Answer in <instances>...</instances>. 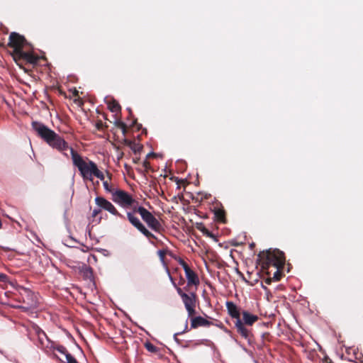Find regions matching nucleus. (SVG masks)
<instances>
[{
  "mask_svg": "<svg viewBox=\"0 0 363 363\" xmlns=\"http://www.w3.org/2000/svg\"><path fill=\"white\" fill-rule=\"evenodd\" d=\"M198 229L206 236L213 238H215L214 235L209 231L205 226L202 225L201 227H198Z\"/></svg>",
  "mask_w": 363,
  "mask_h": 363,
  "instance_id": "nucleus-21",
  "label": "nucleus"
},
{
  "mask_svg": "<svg viewBox=\"0 0 363 363\" xmlns=\"http://www.w3.org/2000/svg\"><path fill=\"white\" fill-rule=\"evenodd\" d=\"M114 125L116 127L118 128H123L125 127V123L121 121L120 119H116L114 122Z\"/></svg>",
  "mask_w": 363,
  "mask_h": 363,
  "instance_id": "nucleus-27",
  "label": "nucleus"
},
{
  "mask_svg": "<svg viewBox=\"0 0 363 363\" xmlns=\"http://www.w3.org/2000/svg\"><path fill=\"white\" fill-rule=\"evenodd\" d=\"M166 254H167V252L165 250H159L158 251V255H159L160 257L162 259H164V257H165Z\"/></svg>",
  "mask_w": 363,
  "mask_h": 363,
  "instance_id": "nucleus-32",
  "label": "nucleus"
},
{
  "mask_svg": "<svg viewBox=\"0 0 363 363\" xmlns=\"http://www.w3.org/2000/svg\"><path fill=\"white\" fill-rule=\"evenodd\" d=\"M31 125L37 135L49 146L67 155L64 152L67 150H70L71 147L62 137L43 123L33 121Z\"/></svg>",
  "mask_w": 363,
  "mask_h": 363,
  "instance_id": "nucleus-2",
  "label": "nucleus"
},
{
  "mask_svg": "<svg viewBox=\"0 0 363 363\" xmlns=\"http://www.w3.org/2000/svg\"><path fill=\"white\" fill-rule=\"evenodd\" d=\"M357 363H363V355L357 359Z\"/></svg>",
  "mask_w": 363,
  "mask_h": 363,
  "instance_id": "nucleus-39",
  "label": "nucleus"
},
{
  "mask_svg": "<svg viewBox=\"0 0 363 363\" xmlns=\"http://www.w3.org/2000/svg\"><path fill=\"white\" fill-rule=\"evenodd\" d=\"M213 325L220 328H221L223 325L221 323L220 324H213L212 322L205 319L201 316H196L191 318V328L194 329L199 327H209Z\"/></svg>",
  "mask_w": 363,
  "mask_h": 363,
  "instance_id": "nucleus-12",
  "label": "nucleus"
},
{
  "mask_svg": "<svg viewBox=\"0 0 363 363\" xmlns=\"http://www.w3.org/2000/svg\"><path fill=\"white\" fill-rule=\"evenodd\" d=\"M121 130H122V133L124 136H125L127 132H128V128H127V125L126 124L125 125V127L123 128H120Z\"/></svg>",
  "mask_w": 363,
  "mask_h": 363,
  "instance_id": "nucleus-35",
  "label": "nucleus"
},
{
  "mask_svg": "<svg viewBox=\"0 0 363 363\" xmlns=\"http://www.w3.org/2000/svg\"><path fill=\"white\" fill-rule=\"evenodd\" d=\"M131 126H135L137 128V130H139L142 126L141 124H138L137 123V119H134L132 124H131Z\"/></svg>",
  "mask_w": 363,
  "mask_h": 363,
  "instance_id": "nucleus-31",
  "label": "nucleus"
},
{
  "mask_svg": "<svg viewBox=\"0 0 363 363\" xmlns=\"http://www.w3.org/2000/svg\"><path fill=\"white\" fill-rule=\"evenodd\" d=\"M226 308L229 315L233 318H235V327L237 333L243 338L247 340L248 342H250L252 337L251 329H249L244 325V323L240 319V313L238 306L232 301H227Z\"/></svg>",
  "mask_w": 363,
  "mask_h": 363,
  "instance_id": "nucleus-5",
  "label": "nucleus"
},
{
  "mask_svg": "<svg viewBox=\"0 0 363 363\" xmlns=\"http://www.w3.org/2000/svg\"><path fill=\"white\" fill-rule=\"evenodd\" d=\"M108 109L111 112H113V113L119 112L121 110V107L120 104L115 99H112L108 102Z\"/></svg>",
  "mask_w": 363,
  "mask_h": 363,
  "instance_id": "nucleus-16",
  "label": "nucleus"
},
{
  "mask_svg": "<svg viewBox=\"0 0 363 363\" xmlns=\"http://www.w3.org/2000/svg\"><path fill=\"white\" fill-rule=\"evenodd\" d=\"M130 148L133 151L134 153H138L142 150L143 147L140 144L133 141L130 146Z\"/></svg>",
  "mask_w": 363,
  "mask_h": 363,
  "instance_id": "nucleus-22",
  "label": "nucleus"
},
{
  "mask_svg": "<svg viewBox=\"0 0 363 363\" xmlns=\"http://www.w3.org/2000/svg\"><path fill=\"white\" fill-rule=\"evenodd\" d=\"M38 342H39L40 347H45L44 340H46L45 338V336L44 335L38 336Z\"/></svg>",
  "mask_w": 363,
  "mask_h": 363,
  "instance_id": "nucleus-30",
  "label": "nucleus"
},
{
  "mask_svg": "<svg viewBox=\"0 0 363 363\" xmlns=\"http://www.w3.org/2000/svg\"><path fill=\"white\" fill-rule=\"evenodd\" d=\"M0 46H1V47H6V45H5L4 43H1V44H0Z\"/></svg>",
  "mask_w": 363,
  "mask_h": 363,
  "instance_id": "nucleus-42",
  "label": "nucleus"
},
{
  "mask_svg": "<svg viewBox=\"0 0 363 363\" xmlns=\"http://www.w3.org/2000/svg\"><path fill=\"white\" fill-rule=\"evenodd\" d=\"M77 94H78V91L75 90L74 95H77Z\"/></svg>",
  "mask_w": 363,
  "mask_h": 363,
  "instance_id": "nucleus-44",
  "label": "nucleus"
},
{
  "mask_svg": "<svg viewBox=\"0 0 363 363\" xmlns=\"http://www.w3.org/2000/svg\"><path fill=\"white\" fill-rule=\"evenodd\" d=\"M187 328H188V325H187V323L186 324V326H185V330L184 331H186L187 330Z\"/></svg>",
  "mask_w": 363,
  "mask_h": 363,
  "instance_id": "nucleus-43",
  "label": "nucleus"
},
{
  "mask_svg": "<svg viewBox=\"0 0 363 363\" xmlns=\"http://www.w3.org/2000/svg\"><path fill=\"white\" fill-rule=\"evenodd\" d=\"M9 281V277L4 273H0V282L7 283Z\"/></svg>",
  "mask_w": 363,
  "mask_h": 363,
  "instance_id": "nucleus-28",
  "label": "nucleus"
},
{
  "mask_svg": "<svg viewBox=\"0 0 363 363\" xmlns=\"http://www.w3.org/2000/svg\"><path fill=\"white\" fill-rule=\"evenodd\" d=\"M101 212V208L99 207L98 208H94L92 211L91 216L93 218H96Z\"/></svg>",
  "mask_w": 363,
  "mask_h": 363,
  "instance_id": "nucleus-29",
  "label": "nucleus"
},
{
  "mask_svg": "<svg viewBox=\"0 0 363 363\" xmlns=\"http://www.w3.org/2000/svg\"><path fill=\"white\" fill-rule=\"evenodd\" d=\"M80 273L84 279L89 280L91 281H93L94 275H93V269H91V267L84 264L80 267Z\"/></svg>",
  "mask_w": 363,
  "mask_h": 363,
  "instance_id": "nucleus-15",
  "label": "nucleus"
},
{
  "mask_svg": "<svg viewBox=\"0 0 363 363\" xmlns=\"http://www.w3.org/2000/svg\"><path fill=\"white\" fill-rule=\"evenodd\" d=\"M258 316L256 315L251 314L246 311L242 312V321L246 328H247V326H252L255 322L258 320Z\"/></svg>",
  "mask_w": 363,
  "mask_h": 363,
  "instance_id": "nucleus-14",
  "label": "nucleus"
},
{
  "mask_svg": "<svg viewBox=\"0 0 363 363\" xmlns=\"http://www.w3.org/2000/svg\"><path fill=\"white\" fill-rule=\"evenodd\" d=\"M133 141L130 140H128V139H124V140H123V144H124V145H127V146H128V147H130V146L131 145V144H132V143H133Z\"/></svg>",
  "mask_w": 363,
  "mask_h": 363,
  "instance_id": "nucleus-33",
  "label": "nucleus"
},
{
  "mask_svg": "<svg viewBox=\"0 0 363 363\" xmlns=\"http://www.w3.org/2000/svg\"><path fill=\"white\" fill-rule=\"evenodd\" d=\"M267 276H268V277L264 280V282L267 284H270L272 283V281H273V279L269 277L270 275H267Z\"/></svg>",
  "mask_w": 363,
  "mask_h": 363,
  "instance_id": "nucleus-34",
  "label": "nucleus"
},
{
  "mask_svg": "<svg viewBox=\"0 0 363 363\" xmlns=\"http://www.w3.org/2000/svg\"><path fill=\"white\" fill-rule=\"evenodd\" d=\"M185 272V275L187 279V285L184 287V290L185 291H189V287L190 286H197L200 284L199 278L197 275V274L194 272L191 268L187 269Z\"/></svg>",
  "mask_w": 363,
  "mask_h": 363,
  "instance_id": "nucleus-13",
  "label": "nucleus"
},
{
  "mask_svg": "<svg viewBox=\"0 0 363 363\" xmlns=\"http://www.w3.org/2000/svg\"><path fill=\"white\" fill-rule=\"evenodd\" d=\"M50 347L65 356L66 361H63L56 354H54V357L59 359L62 363H79L76 358L68 352L65 346L56 345L54 342H52V346H50Z\"/></svg>",
  "mask_w": 363,
  "mask_h": 363,
  "instance_id": "nucleus-11",
  "label": "nucleus"
},
{
  "mask_svg": "<svg viewBox=\"0 0 363 363\" xmlns=\"http://www.w3.org/2000/svg\"><path fill=\"white\" fill-rule=\"evenodd\" d=\"M134 212H138L149 228L155 232H160L162 227L160 221L152 215L151 212L143 206L134 207Z\"/></svg>",
  "mask_w": 363,
  "mask_h": 363,
  "instance_id": "nucleus-6",
  "label": "nucleus"
},
{
  "mask_svg": "<svg viewBox=\"0 0 363 363\" xmlns=\"http://www.w3.org/2000/svg\"><path fill=\"white\" fill-rule=\"evenodd\" d=\"M33 330L35 331V333L37 336L44 335L46 340L48 342V343H50L52 345V342H50L48 339L46 333L38 326L35 325L33 327Z\"/></svg>",
  "mask_w": 363,
  "mask_h": 363,
  "instance_id": "nucleus-19",
  "label": "nucleus"
},
{
  "mask_svg": "<svg viewBox=\"0 0 363 363\" xmlns=\"http://www.w3.org/2000/svg\"><path fill=\"white\" fill-rule=\"evenodd\" d=\"M95 203L98 207L101 208V210H105L112 215L121 218H125V216L120 213L116 207L105 198L102 196H96L95 198Z\"/></svg>",
  "mask_w": 363,
  "mask_h": 363,
  "instance_id": "nucleus-9",
  "label": "nucleus"
},
{
  "mask_svg": "<svg viewBox=\"0 0 363 363\" xmlns=\"http://www.w3.org/2000/svg\"><path fill=\"white\" fill-rule=\"evenodd\" d=\"M6 46L12 48L11 56L19 65L21 62L36 64L38 61V57L32 50L33 48L30 43L18 33L11 32L10 33Z\"/></svg>",
  "mask_w": 363,
  "mask_h": 363,
  "instance_id": "nucleus-1",
  "label": "nucleus"
},
{
  "mask_svg": "<svg viewBox=\"0 0 363 363\" xmlns=\"http://www.w3.org/2000/svg\"><path fill=\"white\" fill-rule=\"evenodd\" d=\"M96 128L98 130H100V131H103L107 127L108 125L105 123H104L101 121H98L96 123Z\"/></svg>",
  "mask_w": 363,
  "mask_h": 363,
  "instance_id": "nucleus-24",
  "label": "nucleus"
},
{
  "mask_svg": "<svg viewBox=\"0 0 363 363\" xmlns=\"http://www.w3.org/2000/svg\"><path fill=\"white\" fill-rule=\"evenodd\" d=\"M70 153L74 165L78 168L84 180L92 181L93 177H96L100 180L105 179L104 174L98 169L95 162L89 160L85 161L73 148H70Z\"/></svg>",
  "mask_w": 363,
  "mask_h": 363,
  "instance_id": "nucleus-3",
  "label": "nucleus"
},
{
  "mask_svg": "<svg viewBox=\"0 0 363 363\" xmlns=\"http://www.w3.org/2000/svg\"><path fill=\"white\" fill-rule=\"evenodd\" d=\"M112 196L113 201L123 208H128L136 203L133 196L123 190H116Z\"/></svg>",
  "mask_w": 363,
  "mask_h": 363,
  "instance_id": "nucleus-7",
  "label": "nucleus"
},
{
  "mask_svg": "<svg viewBox=\"0 0 363 363\" xmlns=\"http://www.w3.org/2000/svg\"><path fill=\"white\" fill-rule=\"evenodd\" d=\"M103 181V186L105 189V190L113 195V193L116 191L114 189L112 185H110L107 180H102Z\"/></svg>",
  "mask_w": 363,
  "mask_h": 363,
  "instance_id": "nucleus-20",
  "label": "nucleus"
},
{
  "mask_svg": "<svg viewBox=\"0 0 363 363\" xmlns=\"http://www.w3.org/2000/svg\"><path fill=\"white\" fill-rule=\"evenodd\" d=\"M145 347L150 352L155 353L157 352V347L150 342H147L145 344Z\"/></svg>",
  "mask_w": 363,
  "mask_h": 363,
  "instance_id": "nucleus-23",
  "label": "nucleus"
},
{
  "mask_svg": "<svg viewBox=\"0 0 363 363\" xmlns=\"http://www.w3.org/2000/svg\"><path fill=\"white\" fill-rule=\"evenodd\" d=\"M176 289L177 294L181 297L183 303L184 304L185 308H186L187 307H192L196 306L198 297L195 292L186 294V292L184 291V289H181L180 287H176Z\"/></svg>",
  "mask_w": 363,
  "mask_h": 363,
  "instance_id": "nucleus-10",
  "label": "nucleus"
},
{
  "mask_svg": "<svg viewBox=\"0 0 363 363\" xmlns=\"http://www.w3.org/2000/svg\"><path fill=\"white\" fill-rule=\"evenodd\" d=\"M128 111H129L130 116H132L133 113H132L131 109H130V108H128Z\"/></svg>",
  "mask_w": 363,
  "mask_h": 363,
  "instance_id": "nucleus-41",
  "label": "nucleus"
},
{
  "mask_svg": "<svg viewBox=\"0 0 363 363\" xmlns=\"http://www.w3.org/2000/svg\"><path fill=\"white\" fill-rule=\"evenodd\" d=\"M196 306H192V307H187L186 308L187 313H188V316L190 317V318H194V315L196 314Z\"/></svg>",
  "mask_w": 363,
  "mask_h": 363,
  "instance_id": "nucleus-25",
  "label": "nucleus"
},
{
  "mask_svg": "<svg viewBox=\"0 0 363 363\" xmlns=\"http://www.w3.org/2000/svg\"><path fill=\"white\" fill-rule=\"evenodd\" d=\"M106 175L109 180H111L112 179V174H111L109 172L106 171Z\"/></svg>",
  "mask_w": 363,
  "mask_h": 363,
  "instance_id": "nucleus-38",
  "label": "nucleus"
},
{
  "mask_svg": "<svg viewBox=\"0 0 363 363\" xmlns=\"http://www.w3.org/2000/svg\"><path fill=\"white\" fill-rule=\"evenodd\" d=\"M136 213H138V212H134V208L132 211L127 212V218L129 222L146 238L149 239H157L156 236L150 232L140 222V219L135 216Z\"/></svg>",
  "mask_w": 363,
  "mask_h": 363,
  "instance_id": "nucleus-8",
  "label": "nucleus"
},
{
  "mask_svg": "<svg viewBox=\"0 0 363 363\" xmlns=\"http://www.w3.org/2000/svg\"><path fill=\"white\" fill-rule=\"evenodd\" d=\"M285 261V255L282 251L278 249H269L258 254L257 262L261 266L263 272L270 275L269 269L271 267H284Z\"/></svg>",
  "mask_w": 363,
  "mask_h": 363,
  "instance_id": "nucleus-4",
  "label": "nucleus"
},
{
  "mask_svg": "<svg viewBox=\"0 0 363 363\" xmlns=\"http://www.w3.org/2000/svg\"><path fill=\"white\" fill-rule=\"evenodd\" d=\"M325 362L327 363H333V362L329 358H325Z\"/></svg>",
  "mask_w": 363,
  "mask_h": 363,
  "instance_id": "nucleus-40",
  "label": "nucleus"
},
{
  "mask_svg": "<svg viewBox=\"0 0 363 363\" xmlns=\"http://www.w3.org/2000/svg\"><path fill=\"white\" fill-rule=\"evenodd\" d=\"M214 215L218 221L225 222V212L223 209L218 208L214 211Z\"/></svg>",
  "mask_w": 363,
  "mask_h": 363,
  "instance_id": "nucleus-17",
  "label": "nucleus"
},
{
  "mask_svg": "<svg viewBox=\"0 0 363 363\" xmlns=\"http://www.w3.org/2000/svg\"><path fill=\"white\" fill-rule=\"evenodd\" d=\"M262 287H263V289H264L265 290H267V288L266 286H262Z\"/></svg>",
  "mask_w": 363,
  "mask_h": 363,
  "instance_id": "nucleus-45",
  "label": "nucleus"
},
{
  "mask_svg": "<svg viewBox=\"0 0 363 363\" xmlns=\"http://www.w3.org/2000/svg\"><path fill=\"white\" fill-rule=\"evenodd\" d=\"M33 306V304H30V306H19V308L26 311V310H28L30 308H31Z\"/></svg>",
  "mask_w": 363,
  "mask_h": 363,
  "instance_id": "nucleus-36",
  "label": "nucleus"
},
{
  "mask_svg": "<svg viewBox=\"0 0 363 363\" xmlns=\"http://www.w3.org/2000/svg\"><path fill=\"white\" fill-rule=\"evenodd\" d=\"M276 269V271L274 272L273 277H272L273 279V281H279L281 280L282 277L284 276L282 269L284 267H274Z\"/></svg>",
  "mask_w": 363,
  "mask_h": 363,
  "instance_id": "nucleus-18",
  "label": "nucleus"
},
{
  "mask_svg": "<svg viewBox=\"0 0 363 363\" xmlns=\"http://www.w3.org/2000/svg\"><path fill=\"white\" fill-rule=\"evenodd\" d=\"M178 262L183 267L184 272L190 268L187 263L182 258L179 259Z\"/></svg>",
  "mask_w": 363,
  "mask_h": 363,
  "instance_id": "nucleus-26",
  "label": "nucleus"
},
{
  "mask_svg": "<svg viewBox=\"0 0 363 363\" xmlns=\"http://www.w3.org/2000/svg\"><path fill=\"white\" fill-rule=\"evenodd\" d=\"M175 181H176V182H177V185H178V188L179 189V188H180V183H183V182H184V181H183V180H181V179H178V178H176V179H175Z\"/></svg>",
  "mask_w": 363,
  "mask_h": 363,
  "instance_id": "nucleus-37",
  "label": "nucleus"
}]
</instances>
